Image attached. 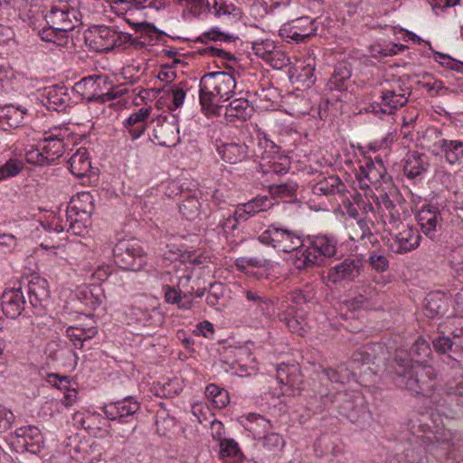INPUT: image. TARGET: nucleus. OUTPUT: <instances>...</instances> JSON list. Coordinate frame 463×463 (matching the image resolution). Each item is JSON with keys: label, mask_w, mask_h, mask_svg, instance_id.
I'll use <instances>...</instances> for the list:
<instances>
[{"label": "nucleus", "mask_w": 463, "mask_h": 463, "mask_svg": "<svg viewBox=\"0 0 463 463\" xmlns=\"http://www.w3.org/2000/svg\"><path fill=\"white\" fill-rule=\"evenodd\" d=\"M430 344L419 336L410 350L395 351L391 368L395 384L414 394L427 395L434 386V368L427 363L431 356Z\"/></svg>", "instance_id": "1"}, {"label": "nucleus", "mask_w": 463, "mask_h": 463, "mask_svg": "<svg viewBox=\"0 0 463 463\" xmlns=\"http://www.w3.org/2000/svg\"><path fill=\"white\" fill-rule=\"evenodd\" d=\"M199 99L203 110L218 114L221 108L214 105L215 97L220 100H229L235 93V78L226 71L205 73L200 80Z\"/></svg>", "instance_id": "2"}, {"label": "nucleus", "mask_w": 463, "mask_h": 463, "mask_svg": "<svg viewBox=\"0 0 463 463\" xmlns=\"http://www.w3.org/2000/svg\"><path fill=\"white\" fill-rule=\"evenodd\" d=\"M336 240L327 235L309 237L305 249L296 252L295 266L298 269L321 265L326 258H331L336 252Z\"/></svg>", "instance_id": "3"}, {"label": "nucleus", "mask_w": 463, "mask_h": 463, "mask_svg": "<svg viewBox=\"0 0 463 463\" xmlns=\"http://www.w3.org/2000/svg\"><path fill=\"white\" fill-rule=\"evenodd\" d=\"M378 183L382 182V191L380 193V200L378 199V211H381V224L384 232H388L392 235L393 228L401 224L400 214L395 209V205L389 197V194H392L396 192V188L392 183V176L387 173L386 170L382 172L378 169Z\"/></svg>", "instance_id": "4"}, {"label": "nucleus", "mask_w": 463, "mask_h": 463, "mask_svg": "<svg viewBox=\"0 0 463 463\" xmlns=\"http://www.w3.org/2000/svg\"><path fill=\"white\" fill-rule=\"evenodd\" d=\"M381 239L388 250L402 254L415 250L420 245L421 236L416 229L401 222L400 225L393 228L392 235L383 229Z\"/></svg>", "instance_id": "5"}, {"label": "nucleus", "mask_w": 463, "mask_h": 463, "mask_svg": "<svg viewBox=\"0 0 463 463\" xmlns=\"http://www.w3.org/2000/svg\"><path fill=\"white\" fill-rule=\"evenodd\" d=\"M259 241L284 252L296 250L297 252L305 246L301 235L292 230L285 229L275 224L259 236Z\"/></svg>", "instance_id": "6"}, {"label": "nucleus", "mask_w": 463, "mask_h": 463, "mask_svg": "<svg viewBox=\"0 0 463 463\" xmlns=\"http://www.w3.org/2000/svg\"><path fill=\"white\" fill-rule=\"evenodd\" d=\"M115 263L125 270H140L146 264L144 250L136 239L118 241L113 248Z\"/></svg>", "instance_id": "7"}, {"label": "nucleus", "mask_w": 463, "mask_h": 463, "mask_svg": "<svg viewBox=\"0 0 463 463\" xmlns=\"http://www.w3.org/2000/svg\"><path fill=\"white\" fill-rule=\"evenodd\" d=\"M152 136L150 139L162 146H173L180 141L179 126L174 115L158 117L150 123Z\"/></svg>", "instance_id": "8"}, {"label": "nucleus", "mask_w": 463, "mask_h": 463, "mask_svg": "<svg viewBox=\"0 0 463 463\" xmlns=\"http://www.w3.org/2000/svg\"><path fill=\"white\" fill-rule=\"evenodd\" d=\"M315 20L308 16L298 17L284 24L279 29V35L287 42H305L315 35L317 27L314 26Z\"/></svg>", "instance_id": "9"}, {"label": "nucleus", "mask_w": 463, "mask_h": 463, "mask_svg": "<svg viewBox=\"0 0 463 463\" xmlns=\"http://www.w3.org/2000/svg\"><path fill=\"white\" fill-rule=\"evenodd\" d=\"M361 268L362 263L360 260L346 258L330 267L326 275H323L322 279L325 282L335 285L342 282H350L359 276Z\"/></svg>", "instance_id": "10"}, {"label": "nucleus", "mask_w": 463, "mask_h": 463, "mask_svg": "<svg viewBox=\"0 0 463 463\" xmlns=\"http://www.w3.org/2000/svg\"><path fill=\"white\" fill-rule=\"evenodd\" d=\"M69 136L67 128L55 127L43 133L38 146L49 159H53L54 163L56 159L63 155L65 151V139Z\"/></svg>", "instance_id": "11"}, {"label": "nucleus", "mask_w": 463, "mask_h": 463, "mask_svg": "<svg viewBox=\"0 0 463 463\" xmlns=\"http://www.w3.org/2000/svg\"><path fill=\"white\" fill-rule=\"evenodd\" d=\"M140 410L139 402L133 397H126L123 400L106 404L102 411L109 420L129 422L133 416Z\"/></svg>", "instance_id": "12"}, {"label": "nucleus", "mask_w": 463, "mask_h": 463, "mask_svg": "<svg viewBox=\"0 0 463 463\" xmlns=\"http://www.w3.org/2000/svg\"><path fill=\"white\" fill-rule=\"evenodd\" d=\"M392 83L388 80L378 84L382 87V103L380 111L383 114L391 115L398 108L404 106L407 103V98L404 94L396 93L395 87H399L398 79L392 76Z\"/></svg>", "instance_id": "13"}, {"label": "nucleus", "mask_w": 463, "mask_h": 463, "mask_svg": "<svg viewBox=\"0 0 463 463\" xmlns=\"http://www.w3.org/2000/svg\"><path fill=\"white\" fill-rule=\"evenodd\" d=\"M18 443L26 451L32 454L40 452L43 444V438L40 429L33 425L24 426L15 430Z\"/></svg>", "instance_id": "14"}, {"label": "nucleus", "mask_w": 463, "mask_h": 463, "mask_svg": "<svg viewBox=\"0 0 463 463\" xmlns=\"http://www.w3.org/2000/svg\"><path fill=\"white\" fill-rule=\"evenodd\" d=\"M1 306L7 317H18L25 308V299L21 288L5 290L2 296Z\"/></svg>", "instance_id": "15"}, {"label": "nucleus", "mask_w": 463, "mask_h": 463, "mask_svg": "<svg viewBox=\"0 0 463 463\" xmlns=\"http://www.w3.org/2000/svg\"><path fill=\"white\" fill-rule=\"evenodd\" d=\"M416 219L422 232L433 240L436 236L437 228L441 226L440 212L432 206L423 207L418 212Z\"/></svg>", "instance_id": "16"}, {"label": "nucleus", "mask_w": 463, "mask_h": 463, "mask_svg": "<svg viewBox=\"0 0 463 463\" xmlns=\"http://www.w3.org/2000/svg\"><path fill=\"white\" fill-rule=\"evenodd\" d=\"M444 392V403L440 406L447 405L449 412L457 413L455 407H463V375L449 381L445 384Z\"/></svg>", "instance_id": "17"}, {"label": "nucleus", "mask_w": 463, "mask_h": 463, "mask_svg": "<svg viewBox=\"0 0 463 463\" xmlns=\"http://www.w3.org/2000/svg\"><path fill=\"white\" fill-rule=\"evenodd\" d=\"M425 310L430 318L441 317L448 314L449 297L440 291L430 292L425 298Z\"/></svg>", "instance_id": "18"}, {"label": "nucleus", "mask_w": 463, "mask_h": 463, "mask_svg": "<svg viewBox=\"0 0 463 463\" xmlns=\"http://www.w3.org/2000/svg\"><path fill=\"white\" fill-rule=\"evenodd\" d=\"M358 227L361 231L360 240L363 241L364 246H369V261L373 268H376V250H374V244L376 243V236L372 232L371 228L374 226L373 218L365 211V216L357 222Z\"/></svg>", "instance_id": "19"}, {"label": "nucleus", "mask_w": 463, "mask_h": 463, "mask_svg": "<svg viewBox=\"0 0 463 463\" xmlns=\"http://www.w3.org/2000/svg\"><path fill=\"white\" fill-rule=\"evenodd\" d=\"M217 152L228 164H238L248 156V146L244 143H225L218 146Z\"/></svg>", "instance_id": "20"}, {"label": "nucleus", "mask_w": 463, "mask_h": 463, "mask_svg": "<svg viewBox=\"0 0 463 463\" xmlns=\"http://www.w3.org/2000/svg\"><path fill=\"white\" fill-rule=\"evenodd\" d=\"M97 33L90 45L98 52H108L115 48V41L118 37V32L111 27L99 25L95 27Z\"/></svg>", "instance_id": "21"}, {"label": "nucleus", "mask_w": 463, "mask_h": 463, "mask_svg": "<svg viewBox=\"0 0 463 463\" xmlns=\"http://www.w3.org/2000/svg\"><path fill=\"white\" fill-rule=\"evenodd\" d=\"M71 203L72 204L68 208L69 217L76 216L81 219L83 223L90 219L94 209L92 196L90 193L84 192L80 194L78 200H73Z\"/></svg>", "instance_id": "22"}, {"label": "nucleus", "mask_w": 463, "mask_h": 463, "mask_svg": "<svg viewBox=\"0 0 463 463\" xmlns=\"http://www.w3.org/2000/svg\"><path fill=\"white\" fill-rule=\"evenodd\" d=\"M68 163L72 175L79 178L87 176L92 169L88 150L84 147L79 148L71 156Z\"/></svg>", "instance_id": "23"}, {"label": "nucleus", "mask_w": 463, "mask_h": 463, "mask_svg": "<svg viewBox=\"0 0 463 463\" xmlns=\"http://www.w3.org/2000/svg\"><path fill=\"white\" fill-rule=\"evenodd\" d=\"M438 146L448 163L450 165L463 163V141L441 139Z\"/></svg>", "instance_id": "24"}, {"label": "nucleus", "mask_w": 463, "mask_h": 463, "mask_svg": "<svg viewBox=\"0 0 463 463\" xmlns=\"http://www.w3.org/2000/svg\"><path fill=\"white\" fill-rule=\"evenodd\" d=\"M344 188L345 184L338 176L329 175L316 183L312 186V192L316 195L329 196L341 193Z\"/></svg>", "instance_id": "25"}, {"label": "nucleus", "mask_w": 463, "mask_h": 463, "mask_svg": "<svg viewBox=\"0 0 463 463\" xmlns=\"http://www.w3.org/2000/svg\"><path fill=\"white\" fill-rule=\"evenodd\" d=\"M151 109L141 108L137 112L131 114L126 120L125 127L128 128L133 139L138 138L145 131V121L149 116Z\"/></svg>", "instance_id": "26"}, {"label": "nucleus", "mask_w": 463, "mask_h": 463, "mask_svg": "<svg viewBox=\"0 0 463 463\" xmlns=\"http://www.w3.org/2000/svg\"><path fill=\"white\" fill-rule=\"evenodd\" d=\"M432 346L436 353L439 354H447V363L451 369H460L459 362L457 359L453 358L450 354H449V352L453 354L458 353L454 349V345L450 336L441 335L435 337L432 340Z\"/></svg>", "instance_id": "27"}, {"label": "nucleus", "mask_w": 463, "mask_h": 463, "mask_svg": "<svg viewBox=\"0 0 463 463\" xmlns=\"http://www.w3.org/2000/svg\"><path fill=\"white\" fill-rule=\"evenodd\" d=\"M28 295L33 307L41 305L49 298L48 283L41 278H34L28 283Z\"/></svg>", "instance_id": "28"}, {"label": "nucleus", "mask_w": 463, "mask_h": 463, "mask_svg": "<svg viewBox=\"0 0 463 463\" xmlns=\"http://www.w3.org/2000/svg\"><path fill=\"white\" fill-rule=\"evenodd\" d=\"M428 166L429 164L425 155L413 153L405 160L403 171L407 177L413 179L426 172Z\"/></svg>", "instance_id": "29"}, {"label": "nucleus", "mask_w": 463, "mask_h": 463, "mask_svg": "<svg viewBox=\"0 0 463 463\" xmlns=\"http://www.w3.org/2000/svg\"><path fill=\"white\" fill-rule=\"evenodd\" d=\"M251 111L247 99H235L226 107L224 115L230 121H232L233 118L246 120L250 117Z\"/></svg>", "instance_id": "30"}, {"label": "nucleus", "mask_w": 463, "mask_h": 463, "mask_svg": "<svg viewBox=\"0 0 463 463\" xmlns=\"http://www.w3.org/2000/svg\"><path fill=\"white\" fill-rule=\"evenodd\" d=\"M99 82L106 83V78L99 75L89 76L81 79L74 85V90L88 101H93L95 88Z\"/></svg>", "instance_id": "31"}, {"label": "nucleus", "mask_w": 463, "mask_h": 463, "mask_svg": "<svg viewBox=\"0 0 463 463\" xmlns=\"http://www.w3.org/2000/svg\"><path fill=\"white\" fill-rule=\"evenodd\" d=\"M65 215L66 221L64 222L60 218H55L52 221L51 225L53 226V230L58 233L67 231L68 232H71L73 234H80L86 227L82 220L76 216L69 217L68 210Z\"/></svg>", "instance_id": "32"}, {"label": "nucleus", "mask_w": 463, "mask_h": 463, "mask_svg": "<svg viewBox=\"0 0 463 463\" xmlns=\"http://www.w3.org/2000/svg\"><path fill=\"white\" fill-rule=\"evenodd\" d=\"M67 336L73 343L76 348H82L86 340L91 339L97 334L94 326L81 327L71 326L67 328Z\"/></svg>", "instance_id": "33"}, {"label": "nucleus", "mask_w": 463, "mask_h": 463, "mask_svg": "<svg viewBox=\"0 0 463 463\" xmlns=\"http://www.w3.org/2000/svg\"><path fill=\"white\" fill-rule=\"evenodd\" d=\"M180 213L187 220L194 221L201 216L202 203L194 195H188L179 205Z\"/></svg>", "instance_id": "34"}, {"label": "nucleus", "mask_w": 463, "mask_h": 463, "mask_svg": "<svg viewBox=\"0 0 463 463\" xmlns=\"http://www.w3.org/2000/svg\"><path fill=\"white\" fill-rule=\"evenodd\" d=\"M250 431L253 432L254 438L260 439L262 446L269 451L279 450L284 446V439L278 433L261 436L262 432L253 427L250 428Z\"/></svg>", "instance_id": "35"}, {"label": "nucleus", "mask_w": 463, "mask_h": 463, "mask_svg": "<svg viewBox=\"0 0 463 463\" xmlns=\"http://www.w3.org/2000/svg\"><path fill=\"white\" fill-rule=\"evenodd\" d=\"M49 108L58 110L59 108L64 106L69 100L67 89L64 86H53L49 88L46 94Z\"/></svg>", "instance_id": "36"}, {"label": "nucleus", "mask_w": 463, "mask_h": 463, "mask_svg": "<svg viewBox=\"0 0 463 463\" xmlns=\"http://www.w3.org/2000/svg\"><path fill=\"white\" fill-rule=\"evenodd\" d=\"M130 8H128L125 10L124 15H127L128 13L130 11ZM124 20L131 25L137 33H140L147 36L150 40L153 39L154 34H158L156 37V40H159V37L162 35H165V32L157 29L153 24L147 23V22H139L135 23L133 22L129 17L124 16Z\"/></svg>", "instance_id": "37"}, {"label": "nucleus", "mask_w": 463, "mask_h": 463, "mask_svg": "<svg viewBox=\"0 0 463 463\" xmlns=\"http://www.w3.org/2000/svg\"><path fill=\"white\" fill-rule=\"evenodd\" d=\"M25 111L13 105L0 108V118L5 119L10 128H17L24 118Z\"/></svg>", "instance_id": "38"}, {"label": "nucleus", "mask_w": 463, "mask_h": 463, "mask_svg": "<svg viewBox=\"0 0 463 463\" xmlns=\"http://www.w3.org/2000/svg\"><path fill=\"white\" fill-rule=\"evenodd\" d=\"M260 165L262 173L266 175L287 174L289 169L287 158H284L283 162H279L275 158L266 161V158L262 157V161Z\"/></svg>", "instance_id": "39"}, {"label": "nucleus", "mask_w": 463, "mask_h": 463, "mask_svg": "<svg viewBox=\"0 0 463 463\" xmlns=\"http://www.w3.org/2000/svg\"><path fill=\"white\" fill-rule=\"evenodd\" d=\"M324 373L332 383L341 384L348 383L352 375L351 371L344 364H341L336 368H326L324 370Z\"/></svg>", "instance_id": "40"}, {"label": "nucleus", "mask_w": 463, "mask_h": 463, "mask_svg": "<svg viewBox=\"0 0 463 463\" xmlns=\"http://www.w3.org/2000/svg\"><path fill=\"white\" fill-rule=\"evenodd\" d=\"M79 12L74 9H61L57 6H52L48 14L46 15L48 23H51L54 27L61 25L64 20H68V17H73L76 20V14Z\"/></svg>", "instance_id": "41"}, {"label": "nucleus", "mask_w": 463, "mask_h": 463, "mask_svg": "<svg viewBox=\"0 0 463 463\" xmlns=\"http://www.w3.org/2000/svg\"><path fill=\"white\" fill-rule=\"evenodd\" d=\"M298 186L297 183L287 181L279 184L270 185L269 193L274 197L289 198L295 195Z\"/></svg>", "instance_id": "42"}, {"label": "nucleus", "mask_w": 463, "mask_h": 463, "mask_svg": "<svg viewBox=\"0 0 463 463\" xmlns=\"http://www.w3.org/2000/svg\"><path fill=\"white\" fill-rule=\"evenodd\" d=\"M351 77V72L345 64H339L330 78L329 83L335 89L341 90L345 88V81Z\"/></svg>", "instance_id": "43"}, {"label": "nucleus", "mask_w": 463, "mask_h": 463, "mask_svg": "<svg viewBox=\"0 0 463 463\" xmlns=\"http://www.w3.org/2000/svg\"><path fill=\"white\" fill-rule=\"evenodd\" d=\"M220 457L239 458L242 457V452L233 439H223L220 441Z\"/></svg>", "instance_id": "44"}, {"label": "nucleus", "mask_w": 463, "mask_h": 463, "mask_svg": "<svg viewBox=\"0 0 463 463\" xmlns=\"http://www.w3.org/2000/svg\"><path fill=\"white\" fill-rule=\"evenodd\" d=\"M393 142V136L388 135L381 140V143L378 145V151H382L381 154L378 155V169L383 168L382 172L386 170L384 163L386 165L390 164L389 156L391 153V146Z\"/></svg>", "instance_id": "45"}, {"label": "nucleus", "mask_w": 463, "mask_h": 463, "mask_svg": "<svg viewBox=\"0 0 463 463\" xmlns=\"http://www.w3.org/2000/svg\"><path fill=\"white\" fill-rule=\"evenodd\" d=\"M245 297L248 301L251 302L254 307L263 313L268 311L271 305V301L268 297L256 290H246Z\"/></svg>", "instance_id": "46"}, {"label": "nucleus", "mask_w": 463, "mask_h": 463, "mask_svg": "<svg viewBox=\"0 0 463 463\" xmlns=\"http://www.w3.org/2000/svg\"><path fill=\"white\" fill-rule=\"evenodd\" d=\"M24 169L23 162L17 159H10L0 166V181L5 178L14 177Z\"/></svg>", "instance_id": "47"}, {"label": "nucleus", "mask_w": 463, "mask_h": 463, "mask_svg": "<svg viewBox=\"0 0 463 463\" xmlns=\"http://www.w3.org/2000/svg\"><path fill=\"white\" fill-rule=\"evenodd\" d=\"M95 96L93 97V101L98 100L101 103H105L106 101H110L120 96L119 91L114 92L111 90V87L108 86V81L106 83L99 82V86L95 88Z\"/></svg>", "instance_id": "48"}, {"label": "nucleus", "mask_w": 463, "mask_h": 463, "mask_svg": "<svg viewBox=\"0 0 463 463\" xmlns=\"http://www.w3.org/2000/svg\"><path fill=\"white\" fill-rule=\"evenodd\" d=\"M242 204L244 205V208L248 210L252 216H254L255 214L260 212H265L269 209L271 203L267 196H260Z\"/></svg>", "instance_id": "49"}, {"label": "nucleus", "mask_w": 463, "mask_h": 463, "mask_svg": "<svg viewBox=\"0 0 463 463\" xmlns=\"http://www.w3.org/2000/svg\"><path fill=\"white\" fill-rule=\"evenodd\" d=\"M266 61L272 68L276 70H282L290 63V59L284 52L276 48Z\"/></svg>", "instance_id": "50"}, {"label": "nucleus", "mask_w": 463, "mask_h": 463, "mask_svg": "<svg viewBox=\"0 0 463 463\" xmlns=\"http://www.w3.org/2000/svg\"><path fill=\"white\" fill-rule=\"evenodd\" d=\"M25 156L27 162L32 165H50L53 164V159H49L43 150L33 149L27 151Z\"/></svg>", "instance_id": "51"}, {"label": "nucleus", "mask_w": 463, "mask_h": 463, "mask_svg": "<svg viewBox=\"0 0 463 463\" xmlns=\"http://www.w3.org/2000/svg\"><path fill=\"white\" fill-rule=\"evenodd\" d=\"M251 49L255 55L267 61L271 55V52L275 51L276 46L273 42L265 41L261 43H253Z\"/></svg>", "instance_id": "52"}, {"label": "nucleus", "mask_w": 463, "mask_h": 463, "mask_svg": "<svg viewBox=\"0 0 463 463\" xmlns=\"http://www.w3.org/2000/svg\"><path fill=\"white\" fill-rule=\"evenodd\" d=\"M344 398L341 401L340 405L338 406L339 413L345 417L346 419L354 421L355 413V404L353 399L346 394L343 395Z\"/></svg>", "instance_id": "53"}, {"label": "nucleus", "mask_w": 463, "mask_h": 463, "mask_svg": "<svg viewBox=\"0 0 463 463\" xmlns=\"http://www.w3.org/2000/svg\"><path fill=\"white\" fill-rule=\"evenodd\" d=\"M224 287L222 283L213 282L210 284L209 294L206 298V303L210 307L217 306L219 299L223 297Z\"/></svg>", "instance_id": "54"}, {"label": "nucleus", "mask_w": 463, "mask_h": 463, "mask_svg": "<svg viewBox=\"0 0 463 463\" xmlns=\"http://www.w3.org/2000/svg\"><path fill=\"white\" fill-rule=\"evenodd\" d=\"M187 90V82L181 81L177 86L172 88V95H173V107L171 109H177L181 105H183Z\"/></svg>", "instance_id": "55"}, {"label": "nucleus", "mask_w": 463, "mask_h": 463, "mask_svg": "<svg viewBox=\"0 0 463 463\" xmlns=\"http://www.w3.org/2000/svg\"><path fill=\"white\" fill-rule=\"evenodd\" d=\"M78 23V18L76 17V20L73 19V17H68V20H64L61 25H58L57 27H54L55 30H58V33H61V40H64L63 43H58L59 45H65L67 43V36L66 33L69 31L73 30L76 27V24Z\"/></svg>", "instance_id": "56"}, {"label": "nucleus", "mask_w": 463, "mask_h": 463, "mask_svg": "<svg viewBox=\"0 0 463 463\" xmlns=\"http://www.w3.org/2000/svg\"><path fill=\"white\" fill-rule=\"evenodd\" d=\"M247 420L250 423H255V426H252L253 428H255L257 430H258V428H261L263 430V433L269 430V429H270L269 420H268L267 419H265L263 416H261L260 414L250 413L247 416ZM250 427L251 426H248L247 429L250 430Z\"/></svg>", "instance_id": "57"}, {"label": "nucleus", "mask_w": 463, "mask_h": 463, "mask_svg": "<svg viewBox=\"0 0 463 463\" xmlns=\"http://www.w3.org/2000/svg\"><path fill=\"white\" fill-rule=\"evenodd\" d=\"M231 39L230 36L224 35L217 29H212L209 32L203 33L197 39V42L207 43L209 41H217V40H224L229 41Z\"/></svg>", "instance_id": "58"}, {"label": "nucleus", "mask_w": 463, "mask_h": 463, "mask_svg": "<svg viewBox=\"0 0 463 463\" xmlns=\"http://www.w3.org/2000/svg\"><path fill=\"white\" fill-rule=\"evenodd\" d=\"M292 373H298L299 368L298 365H288V364H280L277 369V379L282 384V383H288V375Z\"/></svg>", "instance_id": "59"}, {"label": "nucleus", "mask_w": 463, "mask_h": 463, "mask_svg": "<svg viewBox=\"0 0 463 463\" xmlns=\"http://www.w3.org/2000/svg\"><path fill=\"white\" fill-rule=\"evenodd\" d=\"M407 48L408 47L406 45L396 44V43H392V44L386 45L385 47H381L378 50V60L382 56L385 57V56L395 55L398 52H402V51L406 50Z\"/></svg>", "instance_id": "60"}, {"label": "nucleus", "mask_w": 463, "mask_h": 463, "mask_svg": "<svg viewBox=\"0 0 463 463\" xmlns=\"http://www.w3.org/2000/svg\"><path fill=\"white\" fill-rule=\"evenodd\" d=\"M268 259H266L265 257L263 256H258V257H243V258H241V259H238L236 260V266L238 268L241 267V264L240 262H246V264L248 266H251V267H264L267 262H268Z\"/></svg>", "instance_id": "61"}, {"label": "nucleus", "mask_w": 463, "mask_h": 463, "mask_svg": "<svg viewBox=\"0 0 463 463\" xmlns=\"http://www.w3.org/2000/svg\"><path fill=\"white\" fill-rule=\"evenodd\" d=\"M165 299L169 304H179L182 300L180 292L169 285L164 286Z\"/></svg>", "instance_id": "62"}, {"label": "nucleus", "mask_w": 463, "mask_h": 463, "mask_svg": "<svg viewBox=\"0 0 463 463\" xmlns=\"http://www.w3.org/2000/svg\"><path fill=\"white\" fill-rule=\"evenodd\" d=\"M201 53L204 54V55H209L212 57H219V58H222L223 60H228V61L234 59L232 54H231L230 52H227L223 51L222 49H219V48L213 47V46L204 48Z\"/></svg>", "instance_id": "63"}, {"label": "nucleus", "mask_w": 463, "mask_h": 463, "mask_svg": "<svg viewBox=\"0 0 463 463\" xmlns=\"http://www.w3.org/2000/svg\"><path fill=\"white\" fill-rule=\"evenodd\" d=\"M42 39L46 42H52V43H63L64 40H61V33H58V30H55L53 28V25L52 24L50 28L45 29L41 33Z\"/></svg>", "instance_id": "64"}]
</instances>
